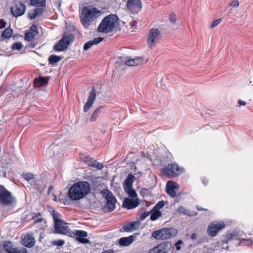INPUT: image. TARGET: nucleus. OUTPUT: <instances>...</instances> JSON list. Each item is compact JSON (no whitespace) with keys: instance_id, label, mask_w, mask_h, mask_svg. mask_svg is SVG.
Instances as JSON below:
<instances>
[{"instance_id":"f257e3e1","label":"nucleus","mask_w":253,"mask_h":253,"mask_svg":"<svg viewBox=\"0 0 253 253\" xmlns=\"http://www.w3.org/2000/svg\"><path fill=\"white\" fill-rule=\"evenodd\" d=\"M90 191L89 183L86 181L74 183L69 189L68 196L73 201H78L84 198Z\"/></svg>"},{"instance_id":"f03ea898","label":"nucleus","mask_w":253,"mask_h":253,"mask_svg":"<svg viewBox=\"0 0 253 253\" xmlns=\"http://www.w3.org/2000/svg\"><path fill=\"white\" fill-rule=\"evenodd\" d=\"M118 21L115 15L111 14L105 17L101 22L98 27L99 32L104 33L111 32L115 28Z\"/></svg>"},{"instance_id":"7ed1b4c3","label":"nucleus","mask_w":253,"mask_h":253,"mask_svg":"<svg viewBox=\"0 0 253 253\" xmlns=\"http://www.w3.org/2000/svg\"><path fill=\"white\" fill-rule=\"evenodd\" d=\"M96 13L95 8L84 7L82 9L80 18L82 24L84 28H87L89 27Z\"/></svg>"},{"instance_id":"20e7f679","label":"nucleus","mask_w":253,"mask_h":253,"mask_svg":"<svg viewBox=\"0 0 253 253\" xmlns=\"http://www.w3.org/2000/svg\"><path fill=\"white\" fill-rule=\"evenodd\" d=\"M176 234V230L173 228H165L153 232L152 236L156 240H166L172 238Z\"/></svg>"},{"instance_id":"39448f33","label":"nucleus","mask_w":253,"mask_h":253,"mask_svg":"<svg viewBox=\"0 0 253 253\" xmlns=\"http://www.w3.org/2000/svg\"><path fill=\"white\" fill-rule=\"evenodd\" d=\"M162 171L165 175L169 177H176L183 173L184 169L174 163L164 168Z\"/></svg>"},{"instance_id":"423d86ee","label":"nucleus","mask_w":253,"mask_h":253,"mask_svg":"<svg viewBox=\"0 0 253 253\" xmlns=\"http://www.w3.org/2000/svg\"><path fill=\"white\" fill-rule=\"evenodd\" d=\"M3 250L7 253H27L26 249L15 247L10 241H5L2 245L0 243V253H4Z\"/></svg>"},{"instance_id":"0eeeda50","label":"nucleus","mask_w":253,"mask_h":253,"mask_svg":"<svg viewBox=\"0 0 253 253\" xmlns=\"http://www.w3.org/2000/svg\"><path fill=\"white\" fill-rule=\"evenodd\" d=\"M103 197L106 200V204L105 209H107V212H111L115 209V205L117 200L113 193L108 190H103L101 191Z\"/></svg>"},{"instance_id":"6e6552de","label":"nucleus","mask_w":253,"mask_h":253,"mask_svg":"<svg viewBox=\"0 0 253 253\" xmlns=\"http://www.w3.org/2000/svg\"><path fill=\"white\" fill-rule=\"evenodd\" d=\"M14 200L11 192L0 185V204L3 206L11 205L14 203Z\"/></svg>"},{"instance_id":"1a4fd4ad","label":"nucleus","mask_w":253,"mask_h":253,"mask_svg":"<svg viewBox=\"0 0 253 253\" xmlns=\"http://www.w3.org/2000/svg\"><path fill=\"white\" fill-rule=\"evenodd\" d=\"M74 39L73 35L64 36L59 42L54 45V49L57 51H62L66 49Z\"/></svg>"},{"instance_id":"9d476101","label":"nucleus","mask_w":253,"mask_h":253,"mask_svg":"<svg viewBox=\"0 0 253 253\" xmlns=\"http://www.w3.org/2000/svg\"><path fill=\"white\" fill-rule=\"evenodd\" d=\"M161 38V34L158 29H151L147 38V43L149 47L151 48L154 47Z\"/></svg>"},{"instance_id":"9b49d317","label":"nucleus","mask_w":253,"mask_h":253,"mask_svg":"<svg viewBox=\"0 0 253 253\" xmlns=\"http://www.w3.org/2000/svg\"><path fill=\"white\" fill-rule=\"evenodd\" d=\"M171 247V242H163L151 249L149 253H168Z\"/></svg>"},{"instance_id":"f8f14e48","label":"nucleus","mask_w":253,"mask_h":253,"mask_svg":"<svg viewBox=\"0 0 253 253\" xmlns=\"http://www.w3.org/2000/svg\"><path fill=\"white\" fill-rule=\"evenodd\" d=\"M55 233L57 234L70 235L71 231L69 229L68 223L61 220L54 224Z\"/></svg>"},{"instance_id":"ddd939ff","label":"nucleus","mask_w":253,"mask_h":253,"mask_svg":"<svg viewBox=\"0 0 253 253\" xmlns=\"http://www.w3.org/2000/svg\"><path fill=\"white\" fill-rule=\"evenodd\" d=\"M224 227L225 223L224 222L217 223L213 222L209 226L207 233L210 236L214 237Z\"/></svg>"},{"instance_id":"4468645a","label":"nucleus","mask_w":253,"mask_h":253,"mask_svg":"<svg viewBox=\"0 0 253 253\" xmlns=\"http://www.w3.org/2000/svg\"><path fill=\"white\" fill-rule=\"evenodd\" d=\"M128 9L132 13H137L141 10L140 0H128L126 3Z\"/></svg>"},{"instance_id":"2eb2a0df","label":"nucleus","mask_w":253,"mask_h":253,"mask_svg":"<svg viewBox=\"0 0 253 253\" xmlns=\"http://www.w3.org/2000/svg\"><path fill=\"white\" fill-rule=\"evenodd\" d=\"M26 6L22 3H19L11 7V12L15 16L18 17L23 15L26 10Z\"/></svg>"},{"instance_id":"dca6fc26","label":"nucleus","mask_w":253,"mask_h":253,"mask_svg":"<svg viewBox=\"0 0 253 253\" xmlns=\"http://www.w3.org/2000/svg\"><path fill=\"white\" fill-rule=\"evenodd\" d=\"M96 99V91L93 87L87 98V101L84 107V111L86 112L92 106Z\"/></svg>"},{"instance_id":"f3484780","label":"nucleus","mask_w":253,"mask_h":253,"mask_svg":"<svg viewBox=\"0 0 253 253\" xmlns=\"http://www.w3.org/2000/svg\"><path fill=\"white\" fill-rule=\"evenodd\" d=\"M166 187V192L171 197H174L176 196V193L175 190L179 187V185L176 182L173 181H169L167 182Z\"/></svg>"},{"instance_id":"a211bd4d","label":"nucleus","mask_w":253,"mask_h":253,"mask_svg":"<svg viewBox=\"0 0 253 253\" xmlns=\"http://www.w3.org/2000/svg\"><path fill=\"white\" fill-rule=\"evenodd\" d=\"M139 204V200L137 198L135 199L126 198L123 203V207L126 208L127 210L134 209Z\"/></svg>"},{"instance_id":"6ab92c4d","label":"nucleus","mask_w":253,"mask_h":253,"mask_svg":"<svg viewBox=\"0 0 253 253\" xmlns=\"http://www.w3.org/2000/svg\"><path fill=\"white\" fill-rule=\"evenodd\" d=\"M120 60L127 66H134L142 64V59L140 58L129 59L128 57L123 56L120 57Z\"/></svg>"},{"instance_id":"aec40b11","label":"nucleus","mask_w":253,"mask_h":253,"mask_svg":"<svg viewBox=\"0 0 253 253\" xmlns=\"http://www.w3.org/2000/svg\"><path fill=\"white\" fill-rule=\"evenodd\" d=\"M74 235L77 236L76 240L83 244H87L89 241L87 239L84 238L87 236V233L83 230H76Z\"/></svg>"},{"instance_id":"412c9836","label":"nucleus","mask_w":253,"mask_h":253,"mask_svg":"<svg viewBox=\"0 0 253 253\" xmlns=\"http://www.w3.org/2000/svg\"><path fill=\"white\" fill-rule=\"evenodd\" d=\"M35 244V238L31 235L28 234L22 240V244L28 248H31Z\"/></svg>"},{"instance_id":"4be33fe9","label":"nucleus","mask_w":253,"mask_h":253,"mask_svg":"<svg viewBox=\"0 0 253 253\" xmlns=\"http://www.w3.org/2000/svg\"><path fill=\"white\" fill-rule=\"evenodd\" d=\"M134 241V237L132 235L127 237H122L119 240V244L121 246H128L131 244Z\"/></svg>"},{"instance_id":"5701e85b","label":"nucleus","mask_w":253,"mask_h":253,"mask_svg":"<svg viewBox=\"0 0 253 253\" xmlns=\"http://www.w3.org/2000/svg\"><path fill=\"white\" fill-rule=\"evenodd\" d=\"M103 40V38L99 37L97 38H95L92 40L89 41L88 42L85 43L84 45V49L85 50H87L89 48H90L93 45L97 44L102 42Z\"/></svg>"},{"instance_id":"b1692460","label":"nucleus","mask_w":253,"mask_h":253,"mask_svg":"<svg viewBox=\"0 0 253 253\" xmlns=\"http://www.w3.org/2000/svg\"><path fill=\"white\" fill-rule=\"evenodd\" d=\"M135 177L131 174H129L125 181L124 189L130 188L132 187Z\"/></svg>"},{"instance_id":"393cba45","label":"nucleus","mask_w":253,"mask_h":253,"mask_svg":"<svg viewBox=\"0 0 253 253\" xmlns=\"http://www.w3.org/2000/svg\"><path fill=\"white\" fill-rule=\"evenodd\" d=\"M238 237V234L236 232H232L226 235V239L223 241V245L224 244H228V242L232 240L237 239Z\"/></svg>"},{"instance_id":"a878e982","label":"nucleus","mask_w":253,"mask_h":253,"mask_svg":"<svg viewBox=\"0 0 253 253\" xmlns=\"http://www.w3.org/2000/svg\"><path fill=\"white\" fill-rule=\"evenodd\" d=\"M139 226V223L137 222H133L130 223L127 226H125L123 227L124 231H129L136 229Z\"/></svg>"},{"instance_id":"bb28decb","label":"nucleus","mask_w":253,"mask_h":253,"mask_svg":"<svg viewBox=\"0 0 253 253\" xmlns=\"http://www.w3.org/2000/svg\"><path fill=\"white\" fill-rule=\"evenodd\" d=\"M47 78L40 77L39 78V79H36L35 80L34 83L36 84V85L42 86V85L46 84L47 83Z\"/></svg>"},{"instance_id":"cd10ccee","label":"nucleus","mask_w":253,"mask_h":253,"mask_svg":"<svg viewBox=\"0 0 253 253\" xmlns=\"http://www.w3.org/2000/svg\"><path fill=\"white\" fill-rule=\"evenodd\" d=\"M102 108V107L101 106H100L99 107H98L97 108H96L93 112L91 116V118L90 119V121H91V122H94L96 120L97 117H98L99 116V114L101 112V110Z\"/></svg>"},{"instance_id":"c85d7f7f","label":"nucleus","mask_w":253,"mask_h":253,"mask_svg":"<svg viewBox=\"0 0 253 253\" xmlns=\"http://www.w3.org/2000/svg\"><path fill=\"white\" fill-rule=\"evenodd\" d=\"M151 212V215L150 217V219L152 221H155L157 220L159 217L162 215L161 212L159 210H156L153 209V211H150Z\"/></svg>"},{"instance_id":"c756f323","label":"nucleus","mask_w":253,"mask_h":253,"mask_svg":"<svg viewBox=\"0 0 253 253\" xmlns=\"http://www.w3.org/2000/svg\"><path fill=\"white\" fill-rule=\"evenodd\" d=\"M62 59L60 56H56L55 55H51L48 58V61L49 64L54 65Z\"/></svg>"},{"instance_id":"7c9ffc66","label":"nucleus","mask_w":253,"mask_h":253,"mask_svg":"<svg viewBox=\"0 0 253 253\" xmlns=\"http://www.w3.org/2000/svg\"><path fill=\"white\" fill-rule=\"evenodd\" d=\"M31 5L36 6L44 7L45 5V0H31Z\"/></svg>"},{"instance_id":"2f4dec72","label":"nucleus","mask_w":253,"mask_h":253,"mask_svg":"<svg viewBox=\"0 0 253 253\" xmlns=\"http://www.w3.org/2000/svg\"><path fill=\"white\" fill-rule=\"evenodd\" d=\"M13 33V30L10 28H7L2 32L1 37L4 39L9 38L11 37Z\"/></svg>"},{"instance_id":"473e14b6","label":"nucleus","mask_w":253,"mask_h":253,"mask_svg":"<svg viewBox=\"0 0 253 253\" xmlns=\"http://www.w3.org/2000/svg\"><path fill=\"white\" fill-rule=\"evenodd\" d=\"M126 193L129 196V197L133 198L137 197V194L135 191L132 188L124 189Z\"/></svg>"},{"instance_id":"72a5a7b5","label":"nucleus","mask_w":253,"mask_h":253,"mask_svg":"<svg viewBox=\"0 0 253 253\" xmlns=\"http://www.w3.org/2000/svg\"><path fill=\"white\" fill-rule=\"evenodd\" d=\"M177 212L178 213V214H183V215H190V212L189 211V210H187L186 208H185L184 207H182V206H180L179 207L177 210Z\"/></svg>"},{"instance_id":"f704fd0d","label":"nucleus","mask_w":253,"mask_h":253,"mask_svg":"<svg viewBox=\"0 0 253 253\" xmlns=\"http://www.w3.org/2000/svg\"><path fill=\"white\" fill-rule=\"evenodd\" d=\"M52 215L54 220V224L58 223V222L62 220L60 218V214L54 210L52 211Z\"/></svg>"},{"instance_id":"c9c22d12","label":"nucleus","mask_w":253,"mask_h":253,"mask_svg":"<svg viewBox=\"0 0 253 253\" xmlns=\"http://www.w3.org/2000/svg\"><path fill=\"white\" fill-rule=\"evenodd\" d=\"M22 176L23 178L27 180V181H29L30 180L34 179L35 178V175L31 173H23L22 174Z\"/></svg>"},{"instance_id":"e433bc0d","label":"nucleus","mask_w":253,"mask_h":253,"mask_svg":"<svg viewBox=\"0 0 253 253\" xmlns=\"http://www.w3.org/2000/svg\"><path fill=\"white\" fill-rule=\"evenodd\" d=\"M83 161L88 166H91L94 161V160L91 157L87 156H84L83 158Z\"/></svg>"},{"instance_id":"4c0bfd02","label":"nucleus","mask_w":253,"mask_h":253,"mask_svg":"<svg viewBox=\"0 0 253 253\" xmlns=\"http://www.w3.org/2000/svg\"><path fill=\"white\" fill-rule=\"evenodd\" d=\"M253 241L250 239H246L244 238H241L240 239V242L239 245H250L252 244Z\"/></svg>"},{"instance_id":"58836bf2","label":"nucleus","mask_w":253,"mask_h":253,"mask_svg":"<svg viewBox=\"0 0 253 253\" xmlns=\"http://www.w3.org/2000/svg\"><path fill=\"white\" fill-rule=\"evenodd\" d=\"M33 219L35 223L40 222L42 220V217L40 213H36L33 217Z\"/></svg>"},{"instance_id":"ea45409f","label":"nucleus","mask_w":253,"mask_h":253,"mask_svg":"<svg viewBox=\"0 0 253 253\" xmlns=\"http://www.w3.org/2000/svg\"><path fill=\"white\" fill-rule=\"evenodd\" d=\"M23 47V45L20 42L14 43L12 45V48L13 50H20Z\"/></svg>"},{"instance_id":"a19ab883","label":"nucleus","mask_w":253,"mask_h":253,"mask_svg":"<svg viewBox=\"0 0 253 253\" xmlns=\"http://www.w3.org/2000/svg\"><path fill=\"white\" fill-rule=\"evenodd\" d=\"M91 167L96 168L98 169H101L103 168V165L102 164L94 160Z\"/></svg>"},{"instance_id":"79ce46f5","label":"nucleus","mask_w":253,"mask_h":253,"mask_svg":"<svg viewBox=\"0 0 253 253\" xmlns=\"http://www.w3.org/2000/svg\"><path fill=\"white\" fill-rule=\"evenodd\" d=\"M24 38L26 41L30 42L34 38V36L32 32H28L25 34Z\"/></svg>"},{"instance_id":"37998d69","label":"nucleus","mask_w":253,"mask_h":253,"mask_svg":"<svg viewBox=\"0 0 253 253\" xmlns=\"http://www.w3.org/2000/svg\"><path fill=\"white\" fill-rule=\"evenodd\" d=\"M45 8L44 7H38L36 8L34 10L37 16H41L43 12L44 11Z\"/></svg>"},{"instance_id":"c03bdc74","label":"nucleus","mask_w":253,"mask_h":253,"mask_svg":"<svg viewBox=\"0 0 253 253\" xmlns=\"http://www.w3.org/2000/svg\"><path fill=\"white\" fill-rule=\"evenodd\" d=\"M165 205L164 201H159L154 207V210H159L162 208Z\"/></svg>"},{"instance_id":"a18cd8bd","label":"nucleus","mask_w":253,"mask_h":253,"mask_svg":"<svg viewBox=\"0 0 253 253\" xmlns=\"http://www.w3.org/2000/svg\"><path fill=\"white\" fill-rule=\"evenodd\" d=\"M221 22V19L219 18V19H216L215 20L213 21L211 23V26H210V28L211 29L214 28L215 27L217 26L218 24H219Z\"/></svg>"},{"instance_id":"49530a36","label":"nucleus","mask_w":253,"mask_h":253,"mask_svg":"<svg viewBox=\"0 0 253 253\" xmlns=\"http://www.w3.org/2000/svg\"><path fill=\"white\" fill-rule=\"evenodd\" d=\"M65 244V241L63 240H58L52 242V245L58 246H63Z\"/></svg>"},{"instance_id":"de8ad7c7","label":"nucleus","mask_w":253,"mask_h":253,"mask_svg":"<svg viewBox=\"0 0 253 253\" xmlns=\"http://www.w3.org/2000/svg\"><path fill=\"white\" fill-rule=\"evenodd\" d=\"M151 212L150 211H149V212H147V211H146V212H144L142 214H141L140 216V217H139V219L140 220H143L144 219H145L147 216H148L149 215V214H150Z\"/></svg>"},{"instance_id":"09e8293b","label":"nucleus","mask_w":253,"mask_h":253,"mask_svg":"<svg viewBox=\"0 0 253 253\" xmlns=\"http://www.w3.org/2000/svg\"><path fill=\"white\" fill-rule=\"evenodd\" d=\"M37 17L36 13H35L34 10L30 11L28 14V17L30 19L33 20L35 19Z\"/></svg>"},{"instance_id":"8fccbe9b","label":"nucleus","mask_w":253,"mask_h":253,"mask_svg":"<svg viewBox=\"0 0 253 253\" xmlns=\"http://www.w3.org/2000/svg\"><path fill=\"white\" fill-rule=\"evenodd\" d=\"M182 243L183 242L182 240H179L176 243L175 246L177 251H179L181 249L180 245L182 244Z\"/></svg>"},{"instance_id":"3c124183","label":"nucleus","mask_w":253,"mask_h":253,"mask_svg":"<svg viewBox=\"0 0 253 253\" xmlns=\"http://www.w3.org/2000/svg\"><path fill=\"white\" fill-rule=\"evenodd\" d=\"M170 21L172 23H174L176 21V17L174 14H172L170 17Z\"/></svg>"},{"instance_id":"603ef678","label":"nucleus","mask_w":253,"mask_h":253,"mask_svg":"<svg viewBox=\"0 0 253 253\" xmlns=\"http://www.w3.org/2000/svg\"><path fill=\"white\" fill-rule=\"evenodd\" d=\"M231 5L232 7H238L239 5V2L238 0H234Z\"/></svg>"},{"instance_id":"864d4df0","label":"nucleus","mask_w":253,"mask_h":253,"mask_svg":"<svg viewBox=\"0 0 253 253\" xmlns=\"http://www.w3.org/2000/svg\"><path fill=\"white\" fill-rule=\"evenodd\" d=\"M5 25H6V22L4 20H0V29L5 27Z\"/></svg>"},{"instance_id":"5fc2aeb1","label":"nucleus","mask_w":253,"mask_h":253,"mask_svg":"<svg viewBox=\"0 0 253 253\" xmlns=\"http://www.w3.org/2000/svg\"><path fill=\"white\" fill-rule=\"evenodd\" d=\"M114 253V251L113 250L109 249V250L104 251L102 253Z\"/></svg>"},{"instance_id":"6e6d98bb","label":"nucleus","mask_w":253,"mask_h":253,"mask_svg":"<svg viewBox=\"0 0 253 253\" xmlns=\"http://www.w3.org/2000/svg\"><path fill=\"white\" fill-rule=\"evenodd\" d=\"M53 189V186L52 185H51L49 187L48 189V194H49L51 192V191Z\"/></svg>"},{"instance_id":"4d7b16f0","label":"nucleus","mask_w":253,"mask_h":253,"mask_svg":"<svg viewBox=\"0 0 253 253\" xmlns=\"http://www.w3.org/2000/svg\"><path fill=\"white\" fill-rule=\"evenodd\" d=\"M239 104L240 105H243V106H245L246 104V102L244 101H242V100H240L239 102Z\"/></svg>"},{"instance_id":"13d9d810","label":"nucleus","mask_w":253,"mask_h":253,"mask_svg":"<svg viewBox=\"0 0 253 253\" xmlns=\"http://www.w3.org/2000/svg\"><path fill=\"white\" fill-rule=\"evenodd\" d=\"M191 238L192 239L194 240L197 238V235L195 233H193L191 235Z\"/></svg>"},{"instance_id":"bf43d9fd","label":"nucleus","mask_w":253,"mask_h":253,"mask_svg":"<svg viewBox=\"0 0 253 253\" xmlns=\"http://www.w3.org/2000/svg\"><path fill=\"white\" fill-rule=\"evenodd\" d=\"M54 200L55 201H57V197L56 196V195H54Z\"/></svg>"},{"instance_id":"052dcab7","label":"nucleus","mask_w":253,"mask_h":253,"mask_svg":"<svg viewBox=\"0 0 253 253\" xmlns=\"http://www.w3.org/2000/svg\"><path fill=\"white\" fill-rule=\"evenodd\" d=\"M33 28H35V29H36V28H37L36 26H35V25H33V26L31 27V29H32V30H33Z\"/></svg>"},{"instance_id":"680f3d73","label":"nucleus","mask_w":253,"mask_h":253,"mask_svg":"<svg viewBox=\"0 0 253 253\" xmlns=\"http://www.w3.org/2000/svg\"><path fill=\"white\" fill-rule=\"evenodd\" d=\"M197 209L199 210V211H203L204 209L203 208H200L199 207L197 208Z\"/></svg>"},{"instance_id":"e2e57ef3","label":"nucleus","mask_w":253,"mask_h":253,"mask_svg":"<svg viewBox=\"0 0 253 253\" xmlns=\"http://www.w3.org/2000/svg\"><path fill=\"white\" fill-rule=\"evenodd\" d=\"M203 183H204L205 185H206V184H207V181H205V180H203Z\"/></svg>"}]
</instances>
